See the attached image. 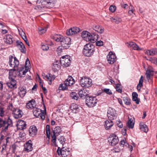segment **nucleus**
I'll use <instances>...</instances> for the list:
<instances>
[{"instance_id": "1", "label": "nucleus", "mask_w": 157, "mask_h": 157, "mask_svg": "<svg viewBox=\"0 0 157 157\" xmlns=\"http://www.w3.org/2000/svg\"><path fill=\"white\" fill-rule=\"evenodd\" d=\"M12 124V121L9 116H7V117L4 120L2 118H0V129H1L2 132H6L9 126Z\"/></svg>"}, {"instance_id": "3", "label": "nucleus", "mask_w": 157, "mask_h": 157, "mask_svg": "<svg viewBox=\"0 0 157 157\" xmlns=\"http://www.w3.org/2000/svg\"><path fill=\"white\" fill-rule=\"evenodd\" d=\"M56 3V0H37L36 3H41V8H50L53 7Z\"/></svg>"}, {"instance_id": "60", "label": "nucleus", "mask_w": 157, "mask_h": 157, "mask_svg": "<svg viewBox=\"0 0 157 157\" xmlns=\"http://www.w3.org/2000/svg\"><path fill=\"white\" fill-rule=\"evenodd\" d=\"M103 42L101 40L98 41L96 43V45L98 46H101L103 45Z\"/></svg>"}, {"instance_id": "34", "label": "nucleus", "mask_w": 157, "mask_h": 157, "mask_svg": "<svg viewBox=\"0 0 157 157\" xmlns=\"http://www.w3.org/2000/svg\"><path fill=\"white\" fill-rule=\"evenodd\" d=\"M17 46L21 50V52L23 53L25 52V48L23 43L18 41H17Z\"/></svg>"}, {"instance_id": "18", "label": "nucleus", "mask_w": 157, "mask_h": 157, "mask_svg": "<svg viewBox=\"0 0 157 157\" xmlns=\"http://www.w3.org/2000/svg\"><path fill=\"white\" fill-rule=\"evenodd\" d=\"M127 46L129 48H131L133 49L137 50H140L142 49L140 48L136 43L133 42L127 43Z\"/></svg>"}, {"instance_id": "14", "label": "nucleus", "mask_w": 157, "mask_h": 157, "mask_svg": "<svg viewBox=\"0 0 157 157\" xmlns=\"http://www.w3.org/2000/svg\"><path fill=\"white\" fill-rule=\"evenodd\" d=\"M80 31V29L79 28L73 27L67 30L66 32V34L68 36H72L77 33Z\"/></svg>"}, {"instance_id": "50", "label": "nucleus", "mask_w": 157, "mask_h": 157, "mask_svg": "<svg viewBox=\"0 0 157 157\" xmlns=\"http://www.w3.org/2000/svg\"><path fill=\"white\" fill-rule=\"evenodd\" d=\"M46 128L47 136L49 138L50 136V129L49 125H47Z\"/></svg>"}, {"instance_id": "11", "label": "nucleus", "mask_w": 157, "mask_h": 157, "mask_svg": "<svg viewBox=\"0 0 157 157\" xmlns=\"http://www.w3.org/2000/svg\"><path fill=\"white\" fill-rule=\"evenodd\" d=\"M108 63L113 64L117 60V57L115 54L112 52H110L107 56Z\"/></svg>"}, {"instance_id": "38", "label": "nucleus", "mask_w": 157, "mask_h": 157, "mask_svg": "<svg viewBox=\"0 0 157 157\" xmlns=\"http://www.w3.org/2000/svg\"><path fill=\"white\" fill-rule=\"evenodd\" d=\"M7 111L5 110L3 107H0V117H2V118L3 117H6L5 118H6L7 116H9L7 115Z\"/></svg>"}, {"instance_id": "32", "label": "nucleus", "mask_w": 157, "mask_h": 157, "mask_svg": "<svg viewBox=\"0 0 157 157\" xmlns=\"http://www.w3.org/2000/svg\"><path fill=\"white\" fill-rule=\"evenodd\" d=\"M90 35V33L86 31H83L81 34V36L84 40L86 41H88L89 36Z\"/></svg>"}, {"instance_id": "29", "label": "nucleus", "mask_w": 157, "mask_h": 157, "mask_svg": "<svg viewBox=\"0 0 157 157\" xmlns=\"http://www.w3.org/2000/svg\"><path fill=\"white\" fill-rule=\"evenodd\" d=\"M65 81L66 83V84H67L68 86H72L75 82L74 79L71 76H68Z\"/></svg>"}, {"instance_id": "58", "label": "nucleus", "mask_w": 157, "mask_h": 157, "mask_svg": "<svg viewBox=\"0 0 157 157\" xmlns=\"http://www.w3.org/2000/svg\"><path fill=\"white\" fill-rule=\"evenodd\" d=\"M116 6L113 5L110 6L109 8L110 11L112 12H114L116 10Z\"/></svg>"}, {"instance_id": "20", "label": "nucleus", "mask_w": 157, "mask_h": 157, "mask_svg": "<svg viewBox=\"0 0 157 157\" xmlns=\"http://www.w3.org/2000/svg\"><path fill=\"white\" fill-rule=\"evenodd\" d=\"M89 92L88 90L86 89H83L79 91L78 94L80 97L82 98H85L86 96H87L89 94Z\"/></svg>"}, {"instance_id": "54", "label": "nucleus", "mask_w": 157, "mask_h": 157, "mask_svg": "<svg viewBox=\"0 0 157 157\" xmlns=\"http://www.w3.org/2000/svg\"><path fill=\"white\" fill-rule=\"evenodd\" d=\"M8 109L9 110L12 111V113H13L14 111L15 110H16V108L14 107L13 105L12 104H11L8 106Z\"/></svg>"}, {"instance_id": "24", "label": "nucleus", "mask_w": 157, "mask_h": 157, "mask_svg": "<svg viewBox=\"0 0 157 157\" xmlns=\"http://www.w3.org/2000/svg\"><path fill=\"white\" fill-rule=\"evenodd\" d=\"M11 80L10 82L7 83V86L10 88H16V81L12 77H11Z\"/></svg>"}, {"instance_id": "30", "label": "nucleus", "mask_w": 157, "mask_h": 157, "mask_svg": "<svg viewBox=\"0 0 157 157\" xmlns=\"http://www.w3.org/2000/svg\"><path fill=\"white\" fill-rule=\"evenodd\" d=\"M113 125V123L111 120H106L105 121L104 126L106 130H108Z\"/></svg>"}, {"instance_id": "45", "label": "nucleus", "mask_w": 157, "mask_h": 157, "mask_svg": "<svg viewBox=\"0 0 157 157\" xmlns=\"http://www.w3.org/2000/svg\"><path fill=\"white\" fill-rule=\"evenodd\" d=\"M123 100L125 104L127 105H129L131 104L130 99L127 97H124Z\"/></svg>"}, {"instance_id": "52", "label": "nucleus", "mask_w": 157, "mask_h": 157, "mask_svg": "<svg viewBox=\"0 0 157 157\" xmlns=\"http://www.w3.org/2000/svg\"><path fill=\"white\" fill-rule=\"evenodd\" d=\"M149 60L152 63L157 65V58L155 57H151Z\"/></svg>"}, {"instance_id": "36", "label": "nucleus", "mask_w": 157, "mask_h": 157, "mask_svg": "<svg viewBox=\"0 0 157 157\" xmlns=\"http://www.w3.org/2000/svg\"><path fill=\"white\" fill-rule=\"evenodd\" d=\"M35 101L32 100L29 101L26 105V107L28 109H33L35 106Z\"/></svg>"}, {"instance_id": "35", "label": "nucleus", "mask_w": 157, "mask_h": 157, "mask_svg": "<svg viewBox=\"0 0 157 157\" xmlns=\"http://www.w3.org/2000/svg\"><path fill=\"white\" fill-rule=\"evenodd\" d=\"M26 93V87L23 86L20 88V91L19 92V94L20 97H24Z\"/></svg>"}, {"instance_id": "8", "label": "nucleus", "mask_w": 157, "mask_h": 157, "mask_svg": "<svg viewBox=\"0 0 157 157\" xmlns=\"http://www.w3.org/2000/svg\"><path fill=\"white\" fill-rule=\"evenodd\" d=\"M12 56H10L9 57V63L10 67L13 68H18L19 67V62L16 57L13 58Z\"/></svg>"}, {"instance_id": "23", "label": "nucleus", "mask_w": 157, "mask_h": 157, "mask_svg": "<svg viewBox=\"0 0 157 157\" xmlns=\"http://www.w3.org/2000/svg\"><path fill=\"white\" fill-rule=\"evenodd\" d=\"M60 61L57 60L53 63L52 68L54 71L56 72L60 69Z\"/></svg>"}, {"instance_id": "37", "label": "nucleus", "mask_w": 157, "mask_h": 157, "mask_svg": "<svg viewBox=\"0 0 157 157\" xmlns=\"http://www.w3.org/2000/svg\"><path fill=\"white\" fill-rule=\"evenodd\" d=\"M64 37L61 35L55 34L53 36V38L56 41L61 43Z\"/></svg>"}, {"instance_id": "57", "label": "nucleus", "mask_w": 157, "mask_h": 157, "mask_svg": "<svg viewBox=\"0 0 157 157\" xmlns=\"http://www.w3.org/2000/svg\"><path fill=\"white\" fill-rule=\"evenodd\" d=\"M47 30V28H42L39 30V33L40 34H42L45 33Z\"/></svg>"}, {"instance_id": "26", "label": "nucleus", "mask_w": 157, "mask_h": 157, "mask_svg": "<svg viewBox=\"0 0 157 157\" xmlns=\"http://www.w3.org/2000/svg\"><path fill=\"white\" fill-rule=\"evenodd\" d=\"M22 111L20 109L16 108V110H15L14 111L13 113V114H14V117L15 118H18L21 117Z\"/></svg>"}, {"instance_id": "51", "label": "nucleus", "mask_w": 157, "mask_h": 157, "mask_svg": "<svg viewBox=\"0 0 157 157\" xmlns=\"http://www.w3.org/2000/svg\"><path fill=\"white\" fill-rule=\"evenodd\" d=\"M41 45V48L43 50L47 51L49 49V47L47 44L42 43Z\"/></svg>"}, {"instance_id": "39", "label": "nucleus", "mask_w": 157, "mask_h": 157, "mask_svg": "<svg viewBox=\"0 0 157 157\" xmlns=\"http://www.w3.org/2000/svg\"><path fill=\"white\" fill-rule=\"evenodd\" d=\"M93 29L99 33H102L104 32V29L101 28L99 25H96L93 27Z\"/></svg>"}, {"instance_id": "64", "label": "nucleus", "mask_w": 157, "mask_h": 157, "mask_svg": "<svg viewBox=\"0 0 157 157\" xmlns=\"http://www.w3.org/2000/svg\"><path fill=\"white\" fill-rule=\"evenodd\" d=\"M150 56H154L155 55V53L154 50V49H152L150 50Z\"/></svg>"}, {"instance_id": "63", "label": "nucleus", "mask_w": 157, "mask_h": 157, "mask_svg": "<svg viewBox=\"0 0 157 157\" xmlns=\"http://www.w3.org/2000/svg\"><path fill=\"white\" fill-rule=\"evenodd\" d=\"M23 39H24V41H25L26 44L29 46V41H28L26 37L25 36H24V37H23Z\"/></svg>"}, {"instance_id": "43", "label": "nucleus", "mask_w": 157, "mask_h": 157, "mask_svg": "<svg viewBox=\"0 0 157 157\" xmlns=\"http://www.w3.org/2000/svg\"><path fill=\"white\" fill-rule=\"evenodd\" d=\"M127 125L129 128H133L134 125V123L133 122V119L132 118H129L128 121L127 123Z\"/></svg>"}, {"instance_id": "22", "label": "nucleus", "mask_w": 157, "mask_h": 157, "mask_svg": "<svg viewBox=\"0 0 157 157\" xmlns=\"http://www.w3.org/2000/svg\"><path fill=\"white\" fill-rule=\"evenodd\" d=\"M32 144L31 143V141H28L24 145V151L29 152L33 150Z\"/></svg>"}, {"instance_id": "33", "label": "nucleus", "mask_w": 157, "mask_h": 157, "mask_svg": "<svg viewBox=\"0 0 157 157\" xmlns=\"http://www.w3.org/2000/svg\"><path fill=\"white\" fill-rule=\"evenodd\" d=\"M153 74V71L152 70L148 69L146 71V77L149 82L151 81V76H152Z\"/></svg>"}, {"instance_id": "9", "label": "nucleus", "mask_w": 157, "mask_h": 157, "mask_svg": "<svg viewBox=\"0 0 157 157\" xmlns=\"http://www.w3.org/2000/svg\"><path fill=\"white\" fill-rule=\"evenodd\" d=\"M60 64L65 67H68L70 64L71 61L68 56H63L60 60Z\"/></svg>"}, {"instance_id": "10", "label": "nucleus", "mask_w": 157, "mask_h": 157, "mask_svg": "<svg viewBox=\"0 0 157 157\" xmlns=\"http://www.w3.org/2000/svg\"><path fill=\"white\" fill-rule=\"evenodd\" d=\"M57 152L58 155H61L63 157H66L71 155V153L68 148L67 149L64 148H62L61 149L59 147Z\"/></svg>"}, {"instance_id": "13", "label": "nucleus", "mask_w": 157, "mask_h": 157, "mask_svg": "<svg viewBox=\"0 0 157 157\" xmlns=\"http://www.w3.org/2000/svg\"><path fill=\"white\" fill-rule=\"evenodd\" d=\"M107 116L109 120H113L116 118L117 113L115 110L112 108H109L107 111Z\"/></svg>"}, {"instance_id": "27", "label": "nucleus", "mask_w": 157, "mask_h": 157, "mask_svg": "<svg viewBox=\"0 0 157 157\" xmlns=\"http://www.w3.org/2000/svg\"><path fill=\"white\" fill-rule=\"evenodd\" d=\"M80 107V106L78 105L73 104L71 106V108L73 113H76L79 111Z\"/></svg>"}, {"instance_id": "4", "label": "nucleus", "mask_w": 157, "mask_h": 157, "mask_svg": "<svg viewBox=\"0 0 157 157\" xmlns=\"http://www.w3.org/2000/svg\"><path fill=\"white\" fill-rule=\"evenodd\" d=\"M80 83L82 87L85 88H89L92 86V81L89 78L84 77L80 79Z\"/></svg>"}, {"instance_id": "12", "label": "nucleus", "mask_w": 157, "mask_h": 157, "mask_svg": "<svg viewBox=\"0 0 157 157\" xmlns=\"http://www.w3.org/2000/svg\"><path fill=\"white\" fill-rule=\"evenodd\" d=\"M71 39L68 37H64L60 43L61 45L64 49H67L70 46Z\"/></svg>"}, {"instance_id": "62", "label": "nucleus", "mask_w": 157, "mask_h": 157, "mask_svg": "<svg viewBox=\"0 0 157 157\" xmlns=\"http://www.w3.org/2000/svg\"><path fill=\"white\" fill-rule=\"evenodd\" d=\"M132 100L133 101H135L136 104H139V103L140 100L138 98V97L132 98Z\"/></svg>"}, {"instance_id": "44", "label": "nucleus", "mask_w": 157, "mask_h": 157, "mask_svg": "<svg viewBox=\"0 0 157 157\" xmlns=\"http://www.w3.org/2000/svg\"><path fill=\"white\" fill-rule=\"evenodd\" d=\"M70 96L72 99L76 100H77L78 98V96L77 94L74 92H72L71 93Z\"/></svg>"}, {"instance_id": "40", "label": "nucleus", "mask_w": 157, "mask_h": 157, "mask_svg": "<svg viewBox=\"0 0 157 157\" xmlns=\"http://www.w3.org/2000/svg\"><path fill=\"white\" fill-rule=\"evenodd\" d=\"M140 128L141 131L147 132L148 131V129L147 126L144 123L142 122L140 124Z\"/></svg>"}, {"instance_id": "7", "label": "nucleus", "mask_w": 157, "mask_h": 157, "mask_svg": "<svg viewBox=\"0 0 157 157\" xmlns=\"http://www.w3.org/2000/svg\"><path fill=\"white\" fill-rule=\"evenodd\" d=\"M86 98V104L90 107L94 106L97 102V99L94 97H88Z\"/></svg>"}, {"instance_id": "19", "label": "nucleus", "mask_w": 157, "mask_h": 157, "mask_svg": "<svg viewBox=\"0 0 157 157\" xmlns=\"http://www.w3.org/2000/svg\"><path fill=\"white\" fill-rule=\"evenodd\" d=\"M37 130L36 127L34 126H31L29 129V134L30 136L33 137L37 133Z\"/></svg>"}, {"instance_id": "16", "label": "nucleus", "mask_w": 157, "mask_h": 157, "mask_svg": "<svg viewBox=\"0 0 157 157\" xmlns=\"http://www.w3.org/2000/svg\"><path fill=\"white\" fill-rule=\"evenodd\" d=\"M119 141L118 137L116 136H111L109 137V144L112 146H114L117 144Z\"/></svg>"}, {"instance_id": "41", "label": "nucleus", "mask_w": 157, "mask_h": 157, "mask_svg": "<svg viewBox=\"0 0 157 157\" xmlns=\"http://www.w3.org/2000/svg\"><path fill=\"white\" fill-rule=\"evenodd\" d=\"M143 76H141L140 79L139 83L137 86V89L138 90H140V88L143 86Z\"/></svg>"}, {"instance_id": "55", "label": "nucleus", "mask_w": 157, "mask_h": 157, "mask_svg": "<svg viewBox=\"0 0 157 157\" xmlns=\"http://www.w3.org/2000/svg\"><path fill=\"white\" fill-rule=\"evenodd\" d=\"M131 8H129V10L128 11V14L129 15L133 16V15H135V13H133L134 10L132 9V8H133L132 6L131 5Z\"/></svg>"}, {"instance_id": "28", "label": "nucleus", "mask_w": 157, "mask_h": 157, "mask_svg": "<svg viewBox=\"0 0 157 157\" xmlns=\"http://www.w3.org/2000/svg\"><path fill=\"white\" fill-rule=\"evenodd\" d=\"M98 38V35L94 34L92 35L90 33V35L89 36L87 41L91 43H94L97 41Z\"/></svg>"}, {"instance_id": "49", "label": "nucleus", "mask_w": 157, "mask_h": 157, "mask_svg": "<svg viewBox=\"0 0 157 157\" xmlns=\"http://www.w3.org/2000/svg\"><path fill=\"white\" fill-rule=\"evenodd\" d=\"M58 140L60 143L63 145L65 143V138L63 136L58 138Z\"/></svg>"}, {"instance_id": "31", "label": "nucleus", "mask_w": 157, "mask_h": 157, "mask_svg": "<svg viewBox=\"0 0 157 157\" xmlns=\"http://www.w3.org/2000/svg\"><path fill=\"white\" fill-rule=\"evenodd\" d=\"M17 126L21 130L25 129L26 126L25 122L23 120H20L17 122Z\"/></svg>"}, {"instance_id": "17", "label": "nucleus", "mask_w": 157, "mask_h": 157, "mask_svg": "<svg viewBox=\"0 0 157 157\" xmlns=\"http://www.w3.org/2000/svg\"><path fill=\"white\" fill-rule=\"evenodd\" d=\"M24 69L23 67H18V71L17 72L18 76L20 77H24V75H25L28 71V69H25V70H24Z\"/></svg>"}, {"instance_id": "61", "label": "nucleus", "mask_w": 157, "mask_h": 157, "mask_svg": "<svg viewBox=\"0 0 157 157\" xmlns=\"http://www.w3.org/2000/svg\"><path fill=\"white\" fill-rule=\"evenodd\" d=\"M30 64V62L28 58H27L26 59L25 66L26 67H29Z\"/></svg>"}, {"instance_id": "53", "label": "nucleus", "mask_w": 157, "mask_h": 157, "mask_svg": "<svg viewBox=\"0 0 157 157\" xmlns=\"http://www.w3.org/2000/svg\"><path fill=\"white\" fill-rule=\"evenodd\" d=\"M115 89L119 93H121L122 90L120 88V84H117L116 85Z\"/></svg>"}, {"instance_id": "5", "label": "nucleus", "mask_w": 157, "mask_h": 157, "mask_svg": "<svg viewBox=\"0 0 157 157\" xmlns=\"http://www.w3.org/2000/svg\"><path fill=\"white\" fill-rule=\"evenodd\" d=\"M33 113L35 116L37 117H40L42 120H44L45 118L44 113L40 109L34 107L33 109Z\"/></svg>"}, {"instance_id": "25", "label": "nucleus", "mask_w": 157, "mask_h": 157, "mask_svg": "<svg viewBox=\"0 0 157 157\" xmlns=\"http://www.w3.org/2000/svg\"><path fill=\"white\" fill-rule=\"evenodd\" d=\"M18 71V68H13L10 69L9 72L10 77L11 76L13 77H15L18 75L17 72Z\"/></svg>"}, {"instance_id": "6", "label": "nucleus", "mask_w": 157, "mask_h": 157, "mask_svg": "<svg viewBox=\"0 0 157 157\" xmlns=\"http://www.w3.org/2000/svg\"><path fill=\"white\" fill-rule=\"evenodd\" d=\"M61 131V129L59 126L56 127L53 130V134L52 135V142L56 146V137L59 135Z\"/></svg>"}, {"instance_id": "21", "label": "nucleus", "mask_w": 157, "mask_h": 157, "mask_svg": "<svg viewBox=\"0 0 157 157\" xmlns=\"http://www.w3.org/2000/svg\"><path fill=\"white\" fill-rule=\"evenodd\" d=\"M4 40L6 43L9 44H12L13 41V37L10 35H6L5 36Z\"/></svg>"}, {"instance_id": "59", "label": "nucleus", "mask_w": 157, "mask_h": 157, "mask_svg": "<svg viewBox=\"0 0 157 157\" xmlns=\"http://www.w3.org/2000/svg\"><path fill=\"white\" fill-rule=\"evenodd\" d=\"M113 150L115 152H119L121 150V148H120L119 146H116L114 148Z\"/></svg>"}, {"instance_id": "46", "label": "nucleus", "mask_w": 157, "mask_h": 157, "mask_svg": "<svg viewBox=\"0 0 157 157\" xmlns=\"http://www.w3.org/2000/svg\"><path fill=\"white\" fill-rule=\"evenodd\" d=\"M66 83L65 81L63 83L61 84L60 85L59 88H61V89L63 90H65L67 89V86H68L67 85V84H66Z\"/></svg>"}, {"instance_id": "47", "label": "nucleus", "mask_w": 157, "mask_h": 157, "mask_svg": "<svg viewBox=\"0 0 157 157\" xmlns=\"http://www.w3.org/2000/svg\"><path fill=\"white\" fill-rule=\"evenodd\" d=\"M120 144L121 145L120 146H121L122 145V147H124V146H127L128 145V144L126 141V139L124 138L120 141Z\"/></svg>"}, {"instance_id": "2", "label": "nucleus", "mask_w": 157, "mask_h": 157, "mask_svg": "<svg viewBox=\"0 0 157 157\" xmlns=\"http://www.w3.org/2000/svg\"><path fill=\"white\" fill-rule=\"evenodd\" d=\"M95 51L94 46L91 43L86 44L83 49V54L87 57H90L93 56Z\"/></svg>"}, {"instance_id": "42", "label": "nucleus", "mask_w": 157, "mask_h": 157, "mask_svg": "<svg viewBox=\"0 0 157 157\" xmlns=\"http://www.w3.org/2000/svg\"><path fill=\"white\" fill-rule=\"evenodd\" d=\"M110 19L111 20V21L113 22H115L116 24H118L121 21V19L118 17H116L115 18L111 17L110 18Z\"/></svg>"}, {"instance_id": "48", "label": "nucleus", "mask_w": 157, "mask_h": 157, "mask_svg": "<svg viewBox=\"0 0 157 157\" xmlns=\"http://www.w3.org/2000/svg\"><path fill=\"white\" fill-rule=\"evenodd\" d=\"M102 92H105L107 94L111 95L112 94V93L111 90L109 89L104 88L102 90Z\"/></svg>"}, {"instance_id": "15", "label": "nucleus", "mask_w": 157, "mask_h": 157, "mask_svg": "<svg viewBox=\"0 0 157 157\" xmlns=\"http://www.w3.org/2000/svg\"><path fill=\"white\" fill-rule=\"evenodd\" d=\"M42 76L43 78L47 81H49L48 84L50 85L52 84V81L55 78V75H52L49 73L45 76H44L43 75H42Z\"/></svg>"}, {"instance_id": "56", "label": "nucleus", "mask_w": 157, "mask_h": 157, "mask_svg": "<svg viewBox=\"0 0 157 157\" xmlns=\"http://www.w3.org/2000/svg\"><path fill=\"white\" fill-rule=\"evenodd\" d=\"M63 47L61 46H59L56 50L57 52L58 55H60V53L62 52L63 50L64 49L63 48Z\"/></svg>"}]
</instances>
